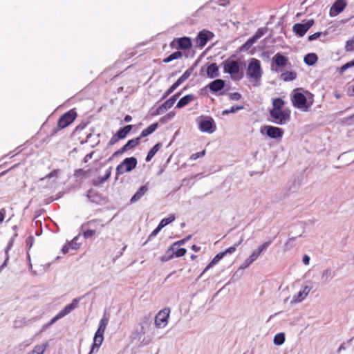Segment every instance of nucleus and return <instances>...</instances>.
Here are the masks:
<instances>
[{
  "mask_svg": "<svg viewBox=\"0 0 354 354\" xmlns=\"http://www.w3.org/2000/svg\"><path fill=\"white\" fill-rule=\"evenodd\" d=\"M241 62L238 59H227L223 62V71L231 75L234 80H240L243 77V72L241 68Z\"/></svg>",
  "mask_w": 354,
  "mask_h": 354,
  "instance_id": "nucleus-1",
  "label": "nucleus"
},
{
  "mask_svg": "<svg viewBox=\"0 0 354 354\" xmlns=\"http://www.w3.org/2000/svg\"><path fill=\"white\" fill-rule=\"evenodd\" d=\"M104 227L100 219H93L82 225L83 236L86 239L91 238L95 233Z\"/></svg>",
  "mask_w": 354,
  "mask_h": 354,
  "instance_id": "nucleus-2",
  "label": "nucleus"
},
{
  "mask_svg": "<svg viewBox=\"0 0 354 354\" xmlns=\"http://www.w3.org/2000/svg\"><path fill=\"white\" fill-rule=\"evenodd\" d=\"M261 75L262 69L260 61L256 58H251L247 68V75L250 79L258 80L261 78Z\"/></svg>",
  "mask_w": 354,
  "mask_h": 354,
  "instance_id": "nucleus-3",
  "label": "nucleus"
},
{
  "mask_svg": "<svg viewBox=\"0 0 354 354\" xmlns=\"http://www.w3.org/2000/svg\"><path fill=\"white\" fill-rule=\"evenodd\" d=\"M138 161L135 157L126 158L116 167V175L119 176L131 171L136 167Z\"/></svg>",
  "mask_w": 354,
  "mask_h": 354,
  "instance_id": "nucleus-4",
  "label": "nucleus"
},
{
  "mask_svg": "<svg viewBox=\"0 0 354 354\" xmlns=\"http://www.w3.org/2000/svg\"><path fill=\"white\" fill-rule=\"evenodd\" d=\"M269 113L273 122L278 124H284L290 119V111L288 109L270 110Z\"/></svg>",
  "mask_w": 354,
  "mask_h": 354,
  "instance_id": "nucleus-5",
  "label": "nucleus"
},
{
  "mask_svg": "<svg viewBox=\"0 0 354 354\" xmlns=\"http://www.w3.org/2000/svg\"><path fill=\"white\" fill-rule=\"evenodd\" d=\"M77 114L75 109H71L62 115L57 122L59 129H63L69 126L77 118Z\"/></svg>",
  "mask_w": 354,
  "mask_h": 354,
  "instance_id": "nucleus-6",
  "label": "nucleus"
},
{
  "mask_svg": "<svg viewBox=\"0 0 354 354\" xmlns=\"http://www.w3.org/2000/svg\"><path fill=\"white\" fill-rule=\"evenodd\" d=\"M170 310L169 308L161 310L155 317V325L157 328H164L168 323Z\"/></svg>",
  "mask_w": 354,
  "mask_h": 354,
  "instance_id": "nucleus-7",
  "label": "nucleus"
},
{
  "mask_svg": "<svg viewBox=\"0 0 354 354\" xmlns=\"http://www.w3.org/2000/svg\"><path fill=\"white\" fill-rule=\"evenodd\" d=\"M132 125L129 124L123 128L120 129L115 134H114L109 140V145H113L120 140L124 139L132 130Z\"/></svg>",
  "mask_w": 354,
  "mask_h": 354,
  "instance_id": "nucleus-8",
  "label": "nucleus"
},
{
  "mask_svg": "<svg viewBox=\"0 0 354 354\" xmlns=\"http://www.w3.org/2000/svg\"><path fill=\"white\" fill-rule=\"evenodd\" d=\"M292 102L293 105L300 109L307 110L309 105L307 104L306 96L299 92H295L292 96Z\"/></svg>",
  "mask_w": 354,
  "mask_h": 354,
  "instance_id": "nucleus-9",
  "label": "nucleus"
},
{
  "mask_svg": "<svg viewBox=\"0 0 354 354\" xmlns=\"http://www.w3.org/2000/svg\"><path fill=\"white\" fill-rule=\"evenodd\" d=\"M314 23L313 19H309L305 24H295L293 26V30L297 35L303 37L313 26Z\"/></svg>",
  "mask_w": 354,
  "mask_h": 354,
  "instance_id": "nucleus-10",
  "label": "nucleus"
},
{
  "mask_svg": "<svg viewBox=\"0 0 354 354\" xmlns=\"http://www.w3.org/2000/svg\"><path fill=\"white\" fill-rule=\"evenodd\" d=\"M198 127L201 131L209 133L214 132L216 129L214 120L212 118L201 119L198 123Z\"/></svg>",
  "mask_w": 354,
  "mask_h": 354,
  "instance_id": "nucleus-11",
  "label": "nucleus"
},
{
  "mask_svg": "<svg viewBox=\"0 0 354 354\" xmlns=\"http://www.w3.org/2000/svg\"><path fill=\"white\" fill-rule=\"evenodd\" d=\"M79 301L74 299L71 304H68L62 309L52 320L51 323H54L56 320L64 317L69 314L73 310L75 309L78 306Z\"/></svg>",
  "mask_w": 354,
  "mask_h": 354,
  "instance_id": "nucleus-12",
  "label": "nucleus"
},
{
  "mask_svg": "<svg viewBox=\"0 0 354 354\" xmlns=\"http://www.w3.org/2000/svg\"><path fill=\"white\" fill-rule=\"evenodd\" d=\"M180 95V93H177L171 96L169 99L166 100L156 109L155 115H160L165 110L171 108Z\"/></svg>",
  "mask_w": 354,
  "mask_h": 354,
  "instance_id": "nucleus-13",
  "label": "nucleus"
},
{
  "mask_svg": "<svg viewBox=\"0 0 354 354\" xmlns=\"http://www.w3.org/2000/svg\"><path fill=\"white\" fill-rule=\"evenodd\" d=\"M213 34L210 31L203 30L201 31L196 38V46L203 48L207 42L212 37Z\"/></svg>",
  "mask_w": 354,
  "mask_h": 354,
  "instance_id": "nucleus-14",
  "label": "nucleus"
},
{
  "mask_svg": "<svg viewBox=\"0 0 354 354\" xmlns=\"http://www.w3.org/2000/svg\"><path fill=\"white\" fill-rule=\"evenodd\" d=\"M347 6L346 0H336L330 9V17H335L342 12Z\"/></svg>",
  "mask_w": 354,
  "mask_h": 354,
  "instance_id": "nucleus-15",
  "label": "nucleus"
},
{
  "mask_svg": "<svg viewBox=\"0 0 354 354\" xmlns=\"http://www.w3.org/2000/svg\"><path fill=\"white\" fill-rule=\"evenodd\" d=\"M140 143V138L129 140L122 147L114 152L113 156H117L138 146Z\"/></svg>",
  "mask_w": 354,
  "mask_h": 354,
  "instance_id": "nucleus-16",
  "label": "nucleus"
},
{
  "mask_svg": "<svg viewBox=\"0 0 354 354\" xmlns=\"http://www.w3.org/2000/svg\"><path fill=\"white\" fill-rule=\"evenodd\" d=\"M264 129L266 131V135L272 139L281 138L283 135V129L279 127L273 126H265Z\"/></svg>",
  "mask_w": 354,
  "mask_h": 354,
  "instance_id": "nucleus-17",
  "label": "nucleus"
},
{
  "mask_svg": "<svg viewBox=\"0 0 354 354\" xmlns=\"http://www.w3.org/2000/svg\"><path fill=\"white\" fill-rule=\"evenodd\" d=\"M289 64L288 58L286 56L278 53L273 57V64L272 66L275 65L278 68H283Z\"/></svg>",
  "mask_w": 354,
  "mask_h": 354,
  "instance_id": "nucleus-18",
  "label": "nucleus"
},
{
  "mask_svg": "<svg viewBox=\"0 0 354 354\" xmlns=\"http://www.w3.org/2000/svg\"><path fill=\"white\" fill-rule=\"evenodd\" d=\"M174 41L177 42L178 45V48L182 50H187L192 47L191 39L187 37H183L176 39L171 43L170 46L171 47H173V44L174 43Z\"/></svg>",
  "mask_w": 354,
  "mask_h": 354,
  "instance_id": "nucleus-19",
  "label": "nucleus"
},
{
  "mask_svg": "<svg viewBox=\"0 0 354 354\" xmlns=\"http://www.w3.org/2000/svg\"><path fill=\"white\" fill-rule=\"evenodd\" d=\"M178 246L176 247V250H172L169 251V248L166 251L167 257L165 259L166 261L171 259L174 257H183L186 252L187 250L185 248H178Z\"/></svg>",
  "mask_w": 354,
  "mask_h": 354,
  "instance_id": "nucleus-20",
  "label": "nucleus"
},
{
  "mask_svg": "<svg viewBox=\"0 0 354 354\" xmlns=\"http://www.w3.org/2000/svg\"><path fill=\"white\" fill-rule=\"evenodd\" d=\"M103 335V333H97V332L95 333L93 338V343L88 354H93V353H97L104 339Z\"/></svg>",
  "mask_w": 354,
  "mask_h": 354,
  "instance_id": "nucleus-21",
  "label": "nucleus"
},
{
  "mask_svg": "<svg viewBox=\"0 0 354 354\" xmlns=\"http://www.w3.org/2000/svg\"><path fill=\"white\" fill-rule=\"evenodd\" d=\"M225 86V82L221 79H217L208 84V87L212 92L221 91Z\"/></svg>",
  "mask_w": 354,
  "mask_h": 354,
  "instance_id": "nucleus-22",
  "label": "nucleus"
},
{
  "mask_svg": "<svg viewBox=\"0 0 354 354\" xmlns=\"http://www.w3.org/2000/svg\"><path fill=\"white\" fill-rule=\"evenodd\" d=\"M149 188L147 185L141 186L136 194L131 197L130 202L134 203L138 201L148 191Z\"/></svg>",
  "mask_w": 354,
  "mask_h": 354,
  "instance_id": "nucleus-23",
  "label": "nucleus"
},
{
  "mask_svg": "<svg viewBox=\"0 0 354 354\" xmlns=\"http://www.w3.org/2000/svg\"><path fill=\"white\" fill-rule=\"evenodd\" d=\"M196 99L193 94H188L180 99L176 104V108L182 109Z\"/></svg>",
  "mask_w": 354,
  "mask_h": 354,
  "instance_id": "nucleus-24",
  "label": "nucleus"
},
{
  "mask_svg": "<svg viewBox=\"0 0 354 354\" xmlns=\"http://www.w3.org/2000/svg\"><path fill=\"white\" fill-rule=\"evenodd\" d=\"M77 238H74L71 242L68 243L65 245L63 246L62 250L64 254H66L69 252L70 249H72L73 250H77L80 245L77 243Z\"/></svg>",
  "mask_w": 354,
  "mask_h": 354,
  "instance_id": "nucleus-25",
  "label": "nucleus"
},
{
  "mask_svg": "<svg viewBox=\"0 0 354 354\" xmlns=\"http://www.w3.org/2000/svg\"><path fill=\"white\" fill-rule=\"evenodd\" d=\"M207 75L210 78L219 76L218 67L216 63H212L207 68Z\"/></svg>",
  "mask_w": 354,
  "mask_h": 354,
  "instance_id": "nucleus-26",
  "label": "nucleus"
},
{
  "mask_svg": "<svg viewBox=\"0 0 354 354\" xmlns=\"http://www.w3.org/2000/svg\"><path fill=\"white\" fill-rule=\"evenodd\" d=\"M224 253L219 252L217 254L213 259L209 263V264L206 266V268L204 269L203 272H202L201 275L203 274L205 272H206L209 269H210L213 266H214L216 263H217L221 259H222L224 257Z\"/></svg>",
  "mask_w": 354,
  "mask_h": 354,
  "instance_id": "nucleus-27",
  "label": "nucleus"
},
{
  "mask_svg": "<svg viewBox=\"0 0 354 354\" xmlns=\"http://www.w3.org/2000/svg\"><path fill=\"white\" fill-rule=\"evenodd\" d=\"M297 73L295 71H286L281 73L280 78L284 82H290L295 80Z\"/></svg>",
  "mask_w": 354,
  "mask_h": 354,
  "instance_id": "nucleus-28",
  "label": "nucleus"
},
{
  "mask_svg": "<svg viewBox=\"0 0 354 354\" xmlns=\"http://www.w3.org/2000/svg\"><path fill=\"white\" fill-rule=\"evenodd\" d=\"M48 346V343L45 342L42 344L37 345L34 347L29 354H44Z\"/></svg>",
  "mask_w": 354,
  "mask_h": 354,
  "instance_id": "nucleus-29",
  "label": "nucleus"
},
{
  "mask_svg": "<svg viewBox=\"0 0 354 354\" xmlns=\"http://www.w3.org/2000/svg\"><path fill=\"white\" fill-rule=\"evenodd\" d=\"M161 147V143L158 142L148 152L147 156L146 157V161L149 162Z\"/></svg>",
  "mask_w": 354,
  "mask_h": 354,
  "instance_id": "nucleus-30",
  "label": "nucleus"
},
{
  "mask_svg": "<svg viewBox=\"0 0 354 354\" xmlns=\"http://www.w3.org/2000/svg\"><path fill=\"white\" fill-rule=\"evenodd\" d=\"M318 57L315 53H308L304 59L306 64L313 66L317 62Z\"/></svg>",
  "mask_w": 354,
  "mask_h": 354,
  "instance_id": "nucleus-31",
  "label": "nucleus"
},
{
  "mask_svg": "<svg viewBox=\"0 0 354 354\" xmlns=\"http://www.w3.org/2000/svg\"><path fill=\"white\" fill-rule=\"evenodd\" d=\"M309 290L307 286L304 287L302 290H300L297 295L293 297L294 301L300 302L308 294Z\"/></svg>",
  "mask_w": 354,
  "mask_h": 354,
  "instance_id": "nucleus-32",
  "label": "nucleus"
},
{
  "mask_svg": "<svg viewBox=\"0 0 354 354\" xmlns=\"http://www.w3.org/2000/svg\"><path fill=\"white\" fill-rule=\"evenodd\" d=\"M183 56L180 51H176L163 59L164 63H169L174 59H180Z\"/></svg>",
  "mask_w": 354,
  "mask_h": 354,
  "instance_id": "nucleus-33",
  "label": "nucleus"
},
{
  "mask_svg": "<svg viewBox=\"0 0 354 354\" xmlns=\"http://www.w3.org/2000/svg\"><path fill=\"white\" fill-rule=\"evenodd\" d=\"M108 323H109V318L104 316L100 322V326L96 332H97V333H103L104 334Z\"/></svg>",
  "mask_w": 354,
  "mask_h": 354,
  "instance_id": "nucleus-34",
  "label": "nucleus"
},
{
  "mask_svg": "<svg viewBox=\"0 0 354 354\" xmlns=\"http://www.w3.org/2000/svg\"><path fill=\"white\" fill-rule=\"evenodd\" d=\"M285 102L281 98H275L272 100V109L271 110L282 109Z\"/></svg>",
  "mask_w": 354,
  "mask_h": 354,
  "instance_id": "nucleus-35",
  "label": "nucleus"
},
{
  "mask_svg": "<svg viewBox=\"0 0 354 354\" xmlns=\"http://www.w3.org/2000/svg\"><path fill=\"white\" fill-rule=\"evenodd\" d=\"M260 254H261V253L257 250L253 251L252 254L250 256V257L248 259H246L244 263L245 264V267L249 266L253 261H254L259 257V256Z\"/></svg>",
  "mask_w": 354,
  "mask_h": 354,
  "instance_id": "nucleus-36",
  "label": "nucleus"
},
{
  "mask_svg": "<svg viewBox=\"0 0 354 354\" xmlns=\"http://www.w3.org/2000/svg\"><path fill=\"white\" fill-rule=\"evenodd\" d=\"M175 220V216L174 214H170L167 218H165L160 221L158 225L163 228L167 225L171 223Z\"/></svg>",
  "mask_w": 354,
  "mask_h": 354,
  "instance_id": "nucleus-37",
  "label": "nucleus"
},
{
  "mask_svg": "<svg viewBox=\"0 0 354 354\" xmlns=\"http://www.w3.org/2000/svg\"><path fill=\"white\" fill-rule=\"evenodd\" d=\"M243 108L244 107L242 105H241V106H239V105L232 106L230 109H225V110L223 111L222 114L223 115H228L230 113H235V112H236L238 111L243 109Z\"/></svg>",
  "mask_w": 354,
  "mask_h": 354,
  "instance_id": "nucleus-38",
  "label": "nucleus"
},
{
  "mask_svg": "<svg viewBox=\"0 0 354 354\" xmlns=\"http://www.w3.org/2000/svg\"><path fill=\"white\" fill-rule=\"evenodd\" d=\"M242 241H243V239L241 238V240L238 243H234V245L227 248L225 251L222 252L223 253H224V256H225L227 254L234 253L236 251V248L241 245Z\"/></svg>",
  "mask_w": 354,
  "mask_h": 354,
  "instance_id": "nucleus-39",
  "label": "nucleus"
},
{
  "mask_svg": "<svg viewBox=\"0 0 354 354\" xmlns=\"http://www.w3.org/2000/svg\"><path fill=\"white\" fill-rule=\"evenodd\" d=\"M180 84L176 81L165 91L162 96V99L166 98L170 94H171L178 86Z\"/></svg>",
  "mask_w": 354,
  "mask_h": 354,
  "instance_id": "nucleus-40",
  "label": "nucleus"
},
{
  "mask_svg": "<svg viewBox=\"0 0 354 354\" xmlns=\"http://www.w3.org/2000/svg\"><path fill=\"white\" fill-rule=\"evenodd\" d=\"M351 67H354V59L339 67L338 68V72L340 74H342L346 70Z\"/></svg>",
  "mask_w": 354,
  "mask_h": 354,
  "instance_id": "nucleus-41",
  "label": "nucleus"
},
{
  "mask_svg": "<svg viewBox=\"0 0 354 354\" xmlns=\"http://www.w3.org/2000/svg\"><path fill=\"white\" fill-rule=\"evenodd\" d=\"M192 70H187L177 80L176 82L180 85L183 82L187 80L191 75Z\"/></svg>",
  "mask_w": 354,
  "mask_h": 354,
  "instance_id": "nucleus-42",
  "label": "nucleus"
},
{
  "mask_svg": "<svg viewBox=\"0 0 354 354\" xmlns=\"http://www.w3.org/2000/svg\"><path fill=\"white\" fill-rule=\"evenodd\" d=\"M255 42L256 41L252 37H250L244 44L241 46L240 50H248Z\"/></svg>",
  "mask_w": 354,
  "mask_h": 354,
  "instance_id": "nucleus-43",
  "label": "nucleus"
},
{
  "mask_svg": "<svg viewBox=\"0 0 354 354\" xmlns=\"http://www.w3.org/2000/svg\"><path fill=\"white\" fill-rule=\"evenodd\" d=\"M285 341V335L283 333H278L274 337V343L276 345H281Z\"/></svg>",
  "mask_w": 354,
  "mask_h": 354,
  "instance_id": "nucleus-44",
  "label": "nucleus"
},
{
  "mask_svg": "<svg viewBox=\"0 0 354 354\" xmlns=\"http://www.w3.org/2000/svg\"><path fill=\"white\" fill-rule=\"evenodd\" d=\"M266 32V28H259L255 34L252 37V38L257 41L259 39H260L263 35H264Z\"/></svg>",
  "mask_w": 354,
  "mask_h": 354,
  "instance_id": "nucleus-45",
  "label": "nucleus"
},
{
  "mask_svg": "<svg viewBox=\"0 0 354 354\" xmlns=\"http://www.w3.org/2000/svg\"><path fill=\"white\" fill-rule=\"evenodd\" d=\"M190 238V236H187V238H185L182 240H180V241H178L175 243H174L170 247H169V251L170 250H176V246H180L184 243H185V242Z\"/></svg>",
  "mask_w": 354,
  "mask_h": 354,
  "instance_id": "nucleus-46",
  "label": "nucleus"
},
{
  "mask_svg": "<svg viewBox=\"0 0 354 354\" xmlns=\"http://www.w3.org/2000/svg\"><path fill=\"white\" fill-rule=\"evenodd\" d=\"M205 153H206L205 150H203V151H201V152H198V153H193V154L190 156L189 159H190L191 160H196V159H198V158H201V157L204 156L205 155Z\"/></svg>",
  "mask_w": 354,
  "mask_h": 354,
  "instance_id": "nucleus-47",
  "label": "nucleus"
},
{
  "mask_svg": "<svg viewBox=\"0 0 354 354\" xmlns=\"http://www.w3.org/2000/svg\"><path fill=\"white\" fill-rule=\"evenodd\" d=\"M345 49L346 51H354V40H348L346 41L345 45Z\"/></svg>",
  "mask_w": 354,
  "mask_h": 354,
  "instance_id": "nucleus-48",
  "label": "nucleus"
},
{
  "mask_svg": "<svg viewBox=\"0 0 354 354\" xmlns=\"http://www.w3.org/2000/svg\"><path fill=\"white\" fill-rule=\"evenodd\" d=\"M162 229V228H161L160 226L158 225L157 227L149 235L147 240L151 241L153 239Z\"/></svg>",
  "mask_w": 354,
  "mask_h": 354,
  "instance_id": "nucleus-49",
  "label": "nucleus"
},
{
  "mask_svg": "<svg viewBox=\"0 0 354 354\" xmlns=\"http://www.w3.org/2000/svg\"><path fill=\"white\" fill-rule=\"evenodd\" d=\"M111 174V167H109L106 170L105 176H103V177L100 178V183H104L106 180H107L110 178Z\"/></svg>",
  "mask_w": 354,
  "mask_h": 354,
  "instance_id": "nucleus-50",
  "label": "nucleus"
},
{
  "mask_svg": "<svg viewBox=\"0 0 354 354\" xmlns=\"http://www.w3.org/2000/svg\"><path fill=\"white\" fill-rule=\"evenodd\" d=\"M230 98L232 100H239L241 98V95L238 92L232 93L230 94Z\"/></svg>",
  "mask_w": 354,
  "mask_h": 354,
  "instance_id": "nucleus-51",
  "label": "nucleus"
},
{
  "mask_svg": "<svg viewBox=\"0 0 354 354\" xmlns=\"http://www.w3.org/2000/svg\"><path fill=\"white\" fill-rule=\"evenodd\" d=\"M158 128V123H153L149 125L147 128H146L147 131L151 134L153 133L156 129Z\"/></svg>",
  "mask_w": 354,
  "mask_h": 354,
  "instance_id": "nucleus-52",
  "label": "nucleus"
},
{
  "mask_svg": "<svg viewBox=\"0 0 354 354\" xmlns=\"http://www.w3.org/2000/svg\"><path fill=\"white\" fill-rule=\"evenodd\" d=\"M270 244V241L265 242L262 245H259L257 250L258 251H259L260 253H261L264 250H266L268 248V246Z\"/></svg>",
  "mask_w": 354,
  "mask_h": 354,
  "instance_id": "nucleus-53",
  "label": "nucleus"
},
{
  "mask_svg": "<svg viewBox=\"0 0 354 354\" xmlns=\"http://www.w3.org/2000/svg\"><path fill=\"white\" fill-rule=\"evenodd\" d=\"M6 210L5 208L0 209V224L3 222L5 216H6Z\"/></svg>",
  "mask_w": 354,
  "mask_h": 354,
  "instance_id": "nucleus-54",
  "label": "nucleus"
},
{
  "mask_svg": "<svg viewBox=\"0 0 354 354\" xmlns=\"http://www.w3.org/2000/svg\"><path fill=\"white\" fill-rule=\"evenodd\" d=\"M321 35V32H315L311 35H310L308 37V40L309 41H313L314 39H317L318 37H319V36Z\"/></svg>",
  "mask_w": 354,
  "mask_h": 354,
  "instance_id": "nucleus-55",
  "label": "nucleus"
},
{
  "mask_svg": "<svg viewBox=\"0 0 354 354\" xmlns=\"http://www.w3.org/2000/svg\"><path fill=\"white\" fill-rule=\"evenodd\" d=\"M150 135V133L147 131L146 129H145L140 133V136L138 138H142L148 136Z\"/></svg>",
  "mask_w": 354,
  "mask_h": 354,
  "instance_id": "nucleus-56",
  "label": "nucleus"
},
{
  "mask_svg": "<svg viewBox=\"0 0 354 354\" xmlns=\"http://www.w3.org/2000/svg\"><path fill=\"white\" fill-rule=\"evenodd\" d=\"M58 173V170H53L49 174L47 175V178H52L54 176H57Z\"/></svg>",
  "mask_w": 354,
  "mask_h": 354,
  "instance_id": "nucleus-57",
  "label": "nucleus"
},
{
  "mask_svg": "<svg viewBox=\"0 0 354 354\" xmlns=\"http://www.w3.org/2000/svg\"><path fill=\"white\" fill-rule=\"evenodd\" d=\"M93 156V153H88L86 154L84 158V162H87L88 161V160H90Z\"/></svg>",
  "mask_w": 354,
  "mask_h": 354,
  "instance_id": "nucleus-58",
  "label": "nucleus"
},
{
  "mask_svg": "<svg viewBox=\"0 0 354 354\" xmlns=\"http://www.w3.org/2000/svg\"><path fill=\"white\" fill-rule=\"evenodd\" d=\"M302 261L304 264L308 265L309 263L310 258L308 255H304Z\"/></svg>",
  "mask_w": 354,
  "mask_h": 354,
  "instance_id": "nucleus-59",
  "label": "nucleus"
},
{
  "mask_svg": "<svg viewBox=\"0 0 354 354\" xmlns=\"http://www.w3.org/2000/svg\"><path fill=\"white\" fill-rule=\"evenodd\" d=\"M192 250H194V252H198L201 250V248L199 246L196 245H193L192 246Z\"/></svg>",
  "mask_w": 354,
  "mask_h": 354,
  "instance_id": "nucleus-60",
  "label": "nucleus"
},
{
  "mask_svg": "<svg viewBox=\"0 0 354 354\" xmlns=\"http://www.w3.org/2000/svg\"><path fill=\"white\" fill-rule=\"evenodd\" d=\"M132 120V117L129 115H127L125 117H124V120L126 122H129L130 121H131Z\"/></svg>",
  "mask_w": 354,
  "mask_h": 354,
  "instance_id": "nucleus-61",
  "label": "nucleus"
},
{
  "mask_svg": "<svg viewBox=\"0 0 354 354\" xmlns=\"http://www.w3.org/2000/svg\"><path fill=\"white\" fill-rule=\"evenodd\" d=\"M174 115V113H172V114H171V113H169V114H168V117H169V118H171V117H173Z\"/></svg>",
  "mask_w": 354,
  "mask_h": 354,
  "instance_id": "nucleus-62",
  "label": "nucleus"
},
{
  "mask_svg": "<svg viewBox=\"0 0 354 354\" xmlns=\"http://www.w3.org/2000/svg\"><path fill=\"white\" fill-rule=\"evenodd\" d=\"M196 255H194V254H192V255L191 256V259H195V258H196Z\"/></svg>",
  "mask_w": 354,
  "mask_h": 354,
  "instance_id": "nucleus-63",
  "label": "nucleus"
},
{
  "mask_svg": "<svg viewBox=\"0 0 354 354\" xmlns=\"http://www.w3.org/2000/svg\"><path fill=\"white\" fill-rule=\"evenodd\" d=\"M6 172V171H3V172H1V173L0 174V176H3Z\"/></svg>",
  "mask_w": 354,
  "mask_h": 354,
  "instance_id": "nucleus-64",
  "label": "nucleus"
}]
</instances>
